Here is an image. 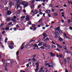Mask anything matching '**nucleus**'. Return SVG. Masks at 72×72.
<instances>
[{"instance_id": "nucleus-1", "label": "nucleus", "mask_w": 72, "mask_h": 72, "mask_svg": "<svg viewBox=\"0 0 72 72\" xmlns=\"http://www.w3.org/2000/svg\"><path fill=\"white\" fill-rule=\"evenodd\" d=\"M16 0V1H17V9H18V8H19V4H19V0Z\"/></svg>"}, {"instance_id": "nucleus-2", "label": "nucleus", "mask_w": 72, "mask_h": 72, "mask_svg": "<svg viewBox=\"0 0 72 72\" xmlns=\"http://www.w3.org/2000/svg\"><path fill=\"white\" fill-rule=\"evenodd\" d=\"M25 21H28L30 20V18L28 17V15H27L26 16V18H25Z\"/></svg>"}, {"instance_id": "nucleus-3", "label": "nucleus", "mask_w": 72, "mask_h": 72, "mask_svg": "<svg viewBox=\"0 0 72 72\" xmlns=\"http://www.w3.org/2000/svg\"><path fill=\"white\" fill-rule=\"evenodd\" d=\"M25 3H26L25 2H23L21 0L19 2V4H21L22 5H23L24 4H25Z\"/></svg>"}, {"instance_id": "nucleus-4", "label": "nucleus", "mask_w": 72, "mask_h": 72, "mask_svg": "<svg viewBox=\"0 0 72 72\" xmlns=\"http://www.w3.org/2000/svg\"><path fill=\"white\" fill-rule=\"evenodd\" d=\"M56 45H57V46H58V47L59 48H60V49H62L63 48L62 46L60 45H59L58 44H56Z\"/></svg>"}, {"instance_id": "nucleus-5", "label": "nucleus", "mask_w": 72, "mask_h": 72, "mask_svg": "<svg viewBox=\"0 0 72 72\" xmlns=\"http://www.w3.org/2000/svg\"><path fill=\"white\" fill-rule=\"evenodd\" d=\"M9 5L10 6V7H12V5H14V4H13V2H10Z\"/></svg>"}, {"instance_id": "nucleus-6", "label": "nucleus", "mask_w": 72, "mask_h": 72, "mask_svg": "<svg viewBox=\"0 0 72 72\" xmlns=\"http://www.w3.org/2000/svg\"><path fill=\"white\" fill-rule=\"evenodd\" d=\"M11 12L10 11H8L6 12V14L7 15H10L11 14Z\"/></svg>"}, {"instance_id": "nucleus-7", "label": "nucleus", "mask_w": 72, "mask_h": 72, "mask_svg": "<svg viewBox=\"0 0 72 72\" xmlns=\"http://www.w3.org/2000/svg\"><path fill=\"white\" fill-rule=\"evenodd\" d=\"M37 13H38V10H35L34 12V14H36Z\"/></svg>"}, {"instance_id": "nucleus-8", "label": "nucleus", "mask_w": 72, "mask_h": 72, "mask_svg": "<svg viewBox=\"0 0 72 72\" xmlns=\"http://www.w3.org/2000/svg\"><path fill=\"white\" fill-rule=\"evenodd\" d=\"M25 16H23L21 17V21H22L23 20L24 18H25Z\"/></svg>"}, {"instance_id": "nucleus-9", "label": "nucleus", "mask_w": 72, "mask_h": 72, "mask_svg": "<svg viewBox=\"0 0 72 72\" xmlns=\"http://www.w3.org/2000/svg\"><path fill=\"white\" fill-rule=\"evenodd\" d=\"M49 53L50 54V55L51 57H54V55H55V54H54L51 52Z\"/></svg>"}, {"instance_id": "nucleus-10", "label": "nucleus", "mask_w": 72, "mask_h": 72, "mask_svg": "<svg viewBox=\"0 0 72 72\" xmlns=\"http://www.w3.org/2000/svg\"><path fill=\"white\" fill-rule=\"evenodd\" d=\"M42 20H43V18H41L39 20V21L38 22V23H39V22L40 23H42Z\"/></svg>"}, {"instance_id": "nucleus-11", "label": "nucleus", "mask_w": 72, "mask_h": 72, "mask_svg": "<svg viewBox=\"0 0 72 72\" xmlns=\"http://www.w3.org/2000/svg\"><path fill=\"white\" fill-rule=\"evenodd\" d=\"M11 21H12V22H14V23H15V22H17V21H16L14 18L12 19Z\"/></svg>"}, {"instance_id": "nucleus-12", "label": "nucleus", "mask_w": 72, "mask_h": 72, "mask_svg": "<svg viewBox=\"0 0 72 72\" xmlns=\"http://www.w3.org/2000/svg\"><path fill=\"white\" fill-rule=\"evenodd\" d=\"M46 13H47V14H48V13H50V12H51V11H50V10H46Z\"/></svg>"}, {"instance_id": "nucleus-13", "label": "nucleus", "mask_w": 72, "mask_h": 72, "mask_svg": "<svg viewBox=\"0 0 72 72\" xmlns=\"http://www.w3.org/2000/svg\"><path fill=\"white\" fill-rule=\"evenodd\" d=\"M56 47H55V45H52L51 47V49H53V48H54L55 49L56 48Z\"/></svg>"}, {"instance_id": "nucleus-14", "label": "nucleus", "mask_w": 72, "mask_h": 72, "mask_svg": "<svg viewBox=\"0 0 72 72\" xmlns=\"http://www.w3.org/2000/svg\"><path fill=\"white\" fill-rule=\"evenodd\" d=\"M56 31H58V30L60 29V27L59 26H58L57 28H55Z\"/></svg>"}, {"instance_id": "nucleus-15", "label": "nucleus", "mask_w": 72, "mask_h": 72, "mask_svg": "<svg viewBox=\"0 0 72 72\" xmlns=\"http://www.w3.org/2000/svg\"><path fill=\"white\" fill-rule=\"evenodd\" d=\"M48 45H47V44L46 43H44L43 44V46H45V47H46V48H47V46Z\"/></svg>"}, {"instance_id": "nucleus-16", "label": "nucleus", "mask_w": 72, "mask_h": 72, "mask_svg": "<svg viewBox=\"0 0 72 72\" xmlns=\"http://www.w3.org/2000/svg\"><path fill=\"white\" fill-rule=\"evenodd\" d=\"M28 3H26V4H25L24 5V7H27V6H28Z\"/></svg>"}, {"instance_id": "nucleus-17", "label": "nucleus", "mask_w": 72, "mask_h": 72, "mask_svg": "<svg viewBox=\"0 0 72 72\" xmlns=\"http://www.w3.org/2000/svg\"><path fill=\"white\" fill-rule=\"evenodd\" d=\"M62 31H61V30H58V32H56V33H62Z\"/></svg>"}, {"instance_id": "nucleus-18", "label": "nucleus", "mask_w": 72, "mask_h": 72, "mask_svg": "<svg viewBox=\"0 0 72 72\" xmlns=\"http://www.w3.org/2000/svg\"><path fill=\"white\" fill-rule=\"evenodd\" d=\"M35 0H32L30 1V2L31 3V4H32L33 3H35Z\"/></svg>"}, {"instance_id": "nucleus-19", "label": "nucleus", "mask_w": 72, "mask_h": 72, "mask_svg": "<svg viewBox=\"0 0 72 72\" xmlns=\"http://www.w3.org/2000/svg\"><path fill=\"white\" fill-rule=\"evenodd\" d=\"M31 60H32V61H34V62H36V60L35 59V58H32V59H31Z\"/></svg>"}, {"instance_id": "nucleus-20", "label": "nucleus", "mask_w": 72, "mask_h": 72, "mask_svg": "<svg viewBox=\"0 0 72 72\" xmlns=\"http://www.w3.org/2000/svg\"><path fill=\"white\" fill-rule=\"evenodd\" d=\"M59 57L60 58H62L63 57V55L60 54H59Z\"/></svg>"}, {"instance_id": "nucleus-21", "label": "nucleus", "mask_w": 72, "mask_h": 72, "mask_svg": "<svg viewBox=\"0 0 72 72\" xmlns=\"http://www.w3.org/2000/svg\"><path fill=\"white\" fill-rule=\"evenodd\" d=\"M54 15L55 17H57V15H58V14L57 13H54Z\"/></svg>"}, {"instance_id": "nucleus-22", "label": "nucleus", "mask_w": 72, "mask_h": 72, "mask_svg": "<svg viewBox=\"0 0 72 72\" xmlns=\"http://www.w3.org/2000/svg\"><path fill=\"white\" fill-rule=\"evenodd\" d=\"M50 63H51V64L52 65H53V66H54V65H55V63L53 62H51Z\"/></svg>"}, {"instance_id": "nucleus-23", "label": "nucleus", "mask_w": 72, "mask_h": 72, "mask_svg": "<svg viewBox=\"0 0 72 72\" xmlns=\"http://www.w3.org/2000/svg\"><path fill=\"white\" fill-rule=\"evenodd\" d=\"M34 6H34V4H32L31 5V8H34Z\"/></svg>"}, {"instance_id": "nucleus-24", "label": "nucleus", "mask_w": 72, "mask_h": 72, "mask_svg": "<svg viewBox=\"0 0 72 72\" xmlns=\"http://www.w3.org/2000/svg\"><path fill=\"white\" fill-rule=\"evenodd\" d=\"M48 67H53V66L51 65L50 64H48Z\"/></svg>"}, {"instance_id": "nucleus-25", "label": "nucleus", "mask_w": 72, "mask_h": 72, "mask_svg": "<svg viewBox=\"0 0 72 72\" xmlns=\"http://www.w3.org/2000/svg\"><path fill=\"white\" fill-rule=\"evenodd\" d=\"M68 23H71V20L70 19L68 20Z\"/></svg>"}, {"instance_id": "nucleus-26", "label": "nucleus", "mask_w": 72, "mask_h": 72, "mask_svg": "<svg viewBox=\"0 0 72 72\" xmlns=\"http://www.w3.org/2000/svg\"><path fill=\"white\" fill-rule=\"evenodd\" d=\"M64 50H66L67 49V46H64Z\"/></svg>"}, {"instance_id": "nucleus-27", "label": "nucleus", "mask_w": 72, "mask_h": 72, "mask_svg": "<svg viewBox=\"0 0 72 72\" xmlns=\"http://www.w3.org/2000/svg\"><path fill=\"white\" fill-rule=\"evenodd\" d=\"M64 63L66 64L67 63V62L66 61V58H65L64 59Z\"/></svg>"}, {"instance_id": "nucleus-28", "label": "nucleus", "mask_w": 72, "mask_h": 72, "mask_svg": "<svg viewBox=\"0 0 72 72\" xmlns=\"http://www.w3.org/2000/svg\"><path fill=\"white\" fill-rule=\"evenodd\" d=\"M21 11H22V10H19L18 11V14H20L21 13Z\"/></svg>"}, {"instance_id": "nucleus-29", "label": "nucleus", "mask_w": 72, "mask_h": 72, "mask_svg": "<svg viewBox=\"0 0 72 72\" xmlns=\"http://www.w3.org/2000/svg\"><path fill=\"white\" fill-rule=\"evenodd\" d=\"M7 40H8V38H6L4 42H7Z\"/></svg>"}, {"instance_id": "nucleus-30", "label": "nucleus", "mask_w": 72, "mask_h": 72, "mask_svg": "<svg viewBox=\"0 0 72 72\" xmlns=\"http://www.w3.org/2000/svg\"><path fill=\"white\" fill-rule=\"evenodd\" d=\"M10 18H8L7 19V21H8V22H9V21H10Z\"/></svg>"}, {"instance_id": "nucleus-31", "label": "nucleus", "mask_w": 72, "mask_h": 72, "mask_svg": "<svg viewBox=\"0 0 72 72\" xmlns=\"http://www.w3.org/2000/svg\"><path fill=\"white\" fill-rule=\"evenodd\" d=\"M30 47H31V46H34V44H31L30 45Z\"/></svg>"}, {"instance_id": "nucleus-32", "label": "nucleus", "mask_w": 72, "mask_h": 72, "mask_svg": "<svg viewBox=\"0 0 72 72\" xmlns=\"http://www.w3.org/2000/svg\"><path fill=\"white\" fill-rule=\"evenodd\" d=\"M9 48H10L11 49H13L14 48L12 46H9Z\"/></svg>"}, {"instance_id": "nucleus-33", "label": "nucleus", "mask_w": 72, "mask_h": 72, "mask_svg": "<svg viewBox=\"0 0 72 72\" xmlns=\"http://www.w3.org/2000/svg\"><path fill=\"white\" fill-rule=\"evenodd\" d=\"M61 14H62V17H64V13H63V12H62V13H61Z\"/></svg>"}, {"instance_id": "nucleus-34", "label": "nucleus", "mask_w": 72, "mask_h": 72, "mask_svg": "<svg viewBox=\"0 0 72 72\" xmlns=\"http://www.w3.org/2000/svg\"><path fill=\"white\" fill-rule=\"evenodd\" d=\"M42 45V42L38 44V46H41Z\"/></svg>"}, {"instance_id": "nucleus-35", "label": "nucleus", "mask_w": 72, "mask_h": 72, "mask_svg": "<svg viewBox=\"0 0 72 72\" xmlns=\"http://www.w3.org/2000/svg\"><path fill=\"white\" fill-rule=\"evenodd\" d=\"M48 64H50L49 63H46L45 65L46 66H48Z\"/></svg>"}, {"instance_id": "nucleus-36", "label": "nucleus", "mask_w": 72, "mask_h": 72, "mask_svg": "<svg viewBox=\"0 0 72 72\" xmlns=\"http://www.w3.org/2000/svg\"><path fill=\"white\" fill-rule=\"evenodd\" d=\"M43 37L44 38H45V37H47L48 36V35H43Z\"/></svg>"}, {"instance_id": "nucleus-37", "label": "nucleus", "mask_w": 72, "mask_h": 72, "mask_svg": "<svg viewBox=\"0 0 72 72\" xmlns=\"http://www.w3.org/2000/svg\"><path fill=\"white\" fill-rule=\"evenodd\" d=\"M8 9H9V8H8V7H6L5 8V9L6 10H8Z\"/></svg>"}, {"instance_id": "nucleus-38", "label": "nucleus", "mask_w": 72, "mask_h": 72, "mask_svg": "<svg viewBox=\"0 0 72 72\" xmlns=\"http://www.w3.org/2000/svg\"><path fill=\"white\" fill-rule=\"evenodd\" d=\"M47 47L48 48V49H50L51 48V47L49 45H48Z\"/></svg>"}, {"instance_id": "nucleus-39", "label": "nucleus", "mask_w": 72, "mask_h": 72, "mask_svg": "<svg viewBox=\"0 0 72 72\" xmlns=\"http://www.w3.org/2000/svg\"><path fill=\"white\" fill-rule=\"evenodd\" d=\"M24 48V46H21V50H22V49H23Z\"/></svg>"}, {"instance_id": "nucleus-40", "label": "nucleus", "mask_w": 72, "mask_h": 72, "mask_svg": "<svg viewBox=\"0 0 72 72\" xmlns=\"http://www.w3.org/2000/svg\"><path fill=\"white\" fill-rule=\"evenodd\" d=\"M35 64L36 65H37V66H39V62H37Z\"/></svg>"}, {"instance_id": "nucleus-41", "label": "nucleus", "mask_w": 72, "mask_h": 72, "mask_svg": "<svg viewBox=\"0 0 72 72\" xmlns=\"http://www.w3.org/2000/svg\"><path fill=\"white\" fill-rule=\"evenodd\" d=\"M19 52L18 51H17V52H16V53L17 55H19Z\"/></svg>"}, {"instance_id": "nucleus-42", "label": "nucleus", "mask_w": 72, "mask_h": 72, "mask_svg": "<svg viewBox=\"0 0 72 72\" xmlns=\"http://www.w3.org/2000/svg\"><path fill=\"white\" fill-rule=\"evenodd\" d=\"M40 48L42 49H45V48H44V47L43 46H41V47H40Z\"/></svg>"}, {"instance_id": "nucleus-43", "label": "nucleus", "mask_w": 72, "mask_h": 72, "mask_svg": "<svg viewBox=\"0 0 72 72\" xmlns=\"http://www.w3.org/2000/svg\"><path fill=\"white\" fill-rule=\"evenodd\" d=\"M53 6V5L52 4H51L49 6L50 7H52Z\"/></svg>"}, {"instance_id": "nucleus-44", "label": "nucleus", "mask_w": 72, "mask_h": 72, "mask_svg": "<svg viewBox=\"0 0 72 72\" xmlns=\"http://www.w3.org/2000/svg\"><path fill=\"white\" fill-rule=\"evenodd\" d=\"M36 27H35L33 29V31H35V30H36Z\"/></svg>"}, {"instance_id": "nucleus-45", "label": "nucleus", "mask_w": 72, "mask_h": 72, "mask_svg": "<svg viewBox=\"0 0 72 72\" xmlns=\"http://www.w3.org/2000/svg\"><path fill=\"white\" fill-rule=\"evenodd\" d=\"M5 29H6V30H9V28L6 27L5 28Z\"/></svg>"}, {"instance_id": "nucleus-46", "label": "nucleus", "mask_w": 72, "mask_h": 72, "mask_svg": "<svg viewBox=\"0 0 72 72\" xmlns=\"http://www.w3.org/2000/svg\"><path fill=\"white\" fill-rule=\"evenodd\" d=\"M44 69V68L43 67H42L40 69V70L41 71H42V70H43V69Z\"/></svg>"}, {"instance_id": "nucleus-47", "label": "nucleus", "mask_w": 72, "mask_h": 72, "mask_svg": "<svg viewBox=\"0 0 72 72\" xmlns=\"http://www.w3.org/2000/svg\"><path fill=\"white\" fill-rule=\"evenodd\" d=\"M28 24H29V25H31V24H32V23H31V21H30Z\"/></svg>"}, {"instance_id": "nucleus-48", "label": "nucleus", "mask_w": 72, "mask_h": 72, "mask_svg": "<svg viewBox=\"0 0 72 72\" xmlns=\"http://www.w3.org/2000/svg\"><path fill=\"white\" fill-rule=\"evenodd\" d=\"M59 11H60V12H62L63 11V9H60L59 10Z\"/></svg>"}, {"instance_id": "nucleus-49", "label": "nucleus", "mask_w": 72, "mask_h": 72, "mask_svg": "<svg viewBox=\"0 0 72 72\" xmlns=\"http://www.w3.org/2000/svg\"><path fill=\"white\" fill-rule=\"evenodd\" d=\"M62 40H63V39L61 38H60L59 39V40L60 41H62Z\"/></svg>"}, {"instance_id": "nucleus-50", "label": "nucleus", "mask_w": 72, "mask_h": 72, "mask_svg": "<svg viewBox=\"0 0 72 72\" xmlns=\"http://www.w3.org/2000/svg\"><path fill=\"white\" fill-rule=\"evenodd\" d=\"M65 50V51L66 52V53H68V50L66 49V50Z\"/></svg>"}, {"instance_id": "nucleus-51", "label": "nucleus", "mask_w": 72, "mask_h": 72, "mask_svg": "<svg viewBox=\"0 0 72 72\" xmlns=\"http://www.w3.org/2000/svg\"><path fill=\"white\" fill-rule=\"evenodd\" d=\"M38 70H39V68H37L35 70V71H38Z\"/></svg>"}, {"instance_id": "nucleus-52", "label": "nucleus", "mask_w": 72, "mask_h": 72, "mask_svg": "<svg viewBox=\"0 0 72 72\" xmlns=\"http://www.w3.org/2000/svg\"><path fill=\"white\" fill-rule=\"evenodd\" d=\"M13 62H14V61H13V60H12L11 61V64H13Z\"/></svg>"}, {"instance_id": "nucleus-53", "label": "nucleus", "mask_w": 72, "mask_h": 72, "mask_svg": "<svg viewBox=\"0 0 72 72\" xmlns=\"http://www.w3.org/2000/svg\"><path fill=\"white\" fill-rule=\"evenodd\" d=\"M52 43L53 44H54V45H55V42H54L53 41L52 42Z\"/></svg>"}, {"instance_id": "nucleus-54", "label": "nucleus", "mask_w": 72, "mask_h": 72, "mask_svg": "<svg viewBox=\"0 0 72 72\" xmlns=\"http://www.w3.org/2000/svg\"><path fill=\"white\" fill-rule=\"evenodd\" d=\"M14 30H15V31H16L17 30V28H16V27H15L14 28Z\"/></svg>"}, {"instance_id": "nucleus-55", "label": "nucleus", "mask_w": 72, "mask_h": 72, "mask_svg": "<svg viewBox=\"0 0 72 72\" xmlns=\"http://www.w3.org/2000/svg\"><path fill=\"white\" fill-rule=\"evenodd\" d=\"M4 33H5V31H3L2 32V34L3 35V34H4Z\"/></svg>"}, {"instance_id": "nucleus-56", "label": "nucleus", "mask_w": 72, "mask_h": 72, "mask_svg": "<svg viewBox=\"0 0 72 72\" xmlns=\"http://www.w3.org/2000/svg\"><path fill=\"white\" fill-rule=\"evenodd\" d=\"M45 26L46 27H48L49 26V25L46 24V25Z\"/></svg>"}, {"instance_id": "nucleus-57", "label": "nucleus", "mask_w": 72, "mask_h": 72, "mask_svg": "<svg viewBox=\"0 0 72 72\" xmlns=\"http://www.w3.org/2000/svg\"><path fill=\"white\" fill-rule=\"evenodd\" d=\"M66 39H70V38H69V37H67V36L66 37Z\"/></svg>"}, {"instance_id": "nucleus-58", "label": "nucleus", "mask_w": 72, "mask_h": 72, "mask_svg": "<svg viewBox=\"0 0 72 72\" xmlns=\"http://www.w3.org/2000/svg\"><path fill=\"white\" fill-rule=\"evenodd\" d=\"M32 27H35V25L34 24H32Z\"/></svg>"}, {"instance_id": "nucleus-59", "label": "nucleus", "mask_w": 72, "mask_h": 72, "mask_svg": "<svg viewBox=\"0 0 72 72\" xmlns=\"http://www.w3.org/2000/svg\"><path fill=\"white\" fill-rule=\"evenodd\" d=\"M67 59L68 60H69L70 59V58L69 57H68L67 58Z\"/></svg>"}, {"instance_id": "nucleus-60", "label": "nucleus", "mask_w": 72, "mask_h": 72, "mask_svg": "<svg viewBox=\"0 0 72 72\" xmlns=\"http://www.w3.org/2000/svg\"><path fill=\"white\" fill-rule=\"evenodd\" d=\"M64 36H65V37H66V36H67V35L65 33L64 34Z\"/></svg>"}, {"instance_id": "nucleus-61", "label": "nucleus", "mask_w": 72, "mask_h": 72, "mask_svg": "<svg viewBox=\"0 0 72 72\" xmlns=\"http://www.w3.org/2000/svg\"><path fill=\"white\" fill-rule=\"evenodd\" d=\"M54 23H55V22H54V21H52L51 22V24H54Z\"/></svg>"}, {"instance_id": "nucleus-62", "label": "nucleus", "mask_w": 72, "mask_h": 72, "mask_svg": "<svg viewBox=\"0 0 72 72\" xmlns=\"http://www.w3.org/2000/svg\"><path fill=\"white\" fill-rule=\"evenodd\" d=\"M40 7H41V5H39L38 6V8H39Z\"/></svg>"}, {"instance_id": "nucleus-63", "label": "nucleus", "mask_w": 72, "mask_h": 72, "mask_svg": "<svg viewBox=\"0 0 72 72\" xmlns=\"http://www.w3.org/2000/svg\"><path fill=\"white\" fill-rule=\"evenodd\" d=\"M39 14H40V15H41V14H42V12H40L39 13Z\"/></svg>"}, {"instance_id": "nucleus-64", "label": "nucleus", "mask_w": 72, "mask_h": 72, "mask_svg": "<svg viewBox=\"0 0 72 72\" xmlns=\"http://www.w3.org/2000/svg\"><path fill=\"white\" fill-rule=\"evenodd\" d=\"M69 28L70 30H72V27H69Z\"/></svg>"}]
</instances>
